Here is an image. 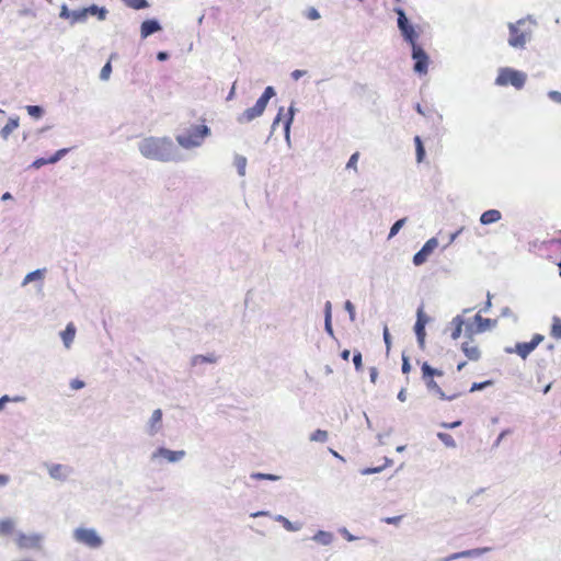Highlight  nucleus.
Returning <instances> with one entry per match:
<instances>
[{
  "mask_svg": "<svg viewBox=\"0 0 561 561\" xmlns=\"http://www.w3.org/2000/svg\"><path fill=\"white\" fill-rule=\"evenodd\" d=\"M414 144L416 148V160L417 162H422L425 157V149L420 136L414 137Z\"/></svg>",
  "mask_w": 561,
  "mask_h": 561,
  "instance_id": "nucleus-26",
  "label": "nucleus"
},
{
  "mask_svg": "<svg viewBox=\"0 0 561 561\" xmlns=\"http://www.w3.org/2000/svg\"><path fill=\"white\" fill-rule=\"evenodd\" d=\"M125 3L134 10L145 9L149 5L147 0H125Z\"/></svg>",
  "mask_w": 561,
  "mask_h": 561,
  "instance_id": "nucleus-31",
  "label": "nucleus"
},
{
  "mask_svg": "<svg viewBox=\"0 0 561 561\" xmlns=\"http://www.w3.org/2000/svg\"><path fill=\"white\" fill-rule=\"evenodd\" d=\"M402 519V516H393V517H387L383 519L385 523L387 524H393V525H397L400 523V520Z\"/></svg>",
  "mask_w": 561,
  "mask_h": 561,
  "instance_id": "nucleus-54",
  "label": "nucleus"
},
{
  "mask_svg": "<svg viewBox=\"0 0 561 561\" xmlns=\"http://www.w3.org/2000/svg\"><path fill=\"white\" fill-rule=\"evenodd\" d=\"M437 437L446 447H456V442L450 434L440 432L437 434Z\"/></svg>",
  "mask_w": 561,
  "mask_h": 561,
  "instance_id": "nucleus-28",
  "label": "nucleus"
},
{
  "mask_svg": "<svg viewBox=\"0 0 561 561\" xmlns=\"http://www.w3.org/2000/svg\"><path fill=\"white\" fill-rule=\"evenodd\" d=\"M275 95L273 87L265 88L263 94L259 98L255 105L247 108L238 118L240 123H249L261 116L266 108L268 101Z\"/></svg>",
  "mask_w": 561,
  "mask_h": 561,
  "instance_id": "nucleus-6",
  "label": "nucleus"
},
{
  "mask_svg": "<svg viewBox=\"0 0 561 561\" xmlns=\"http://www.w3.org/2000/svg\"><path fill=\"white\" fill-rule=\"evenodd\" d=\"M306 16L309 19V20H318L320 18V14L319 12L317 11V9L314 8H309L306 12Z\"/></svg>",
  "mask_w": 561,
  "mask_h": 561,
  "instance_id": "nucleus-45",
  "label": "nucleus"
},
{
  "mask_svg": "<svg viewBox=\"0 0 561 561\" xmlns=\"http://www.w3.org/2000/svg\"><path fill=\"white\" fill-rule=\"evenodd\" d=\"M343 534H344V538H345L346 540H348V541H353V540H355V537H354V536H352L347 530H344V531H343Z\"/></svg>",
  "mask_w": 561,
  "mask_h": 561,
  "instance_id": "nucleus-60",
  "label": "nucleus"
},
{
  "mask_svg": "<svg viewBox=\"0 0 561 561\" xmlns=\"http://www.w3.org/2000/svg\"><path fill=\"white\" fill-rule=\"evenodd\" d=\"M398 399H399L400 401H405V390H404V389H402V390L399 392V394H398Z\"/></svg>",
  "mask_w": 561,
  "mask_h": 561,
  "instance_id": "nucleus-63",
  "label": "nucleus"
},
{
  "mask_svg": "<svg viewBox=\"0 0 561 561\" xmlns=\"http://www.w3.org/2000/svg\"><path fill=\"white\" fill-rule=\"evenodd\" d=\"M421 373L422 380L424 381L427 390L437 396L440 400L451 401L461 394L458 390L444 391L435 381L436 377H442L444 375L443 370L432 367L427 362L422 364Z\"/></svg>",
  "mask_w": 561,
  "mask_h": 561,
  "instance_id": "nucleus-2",
  "label": "nucleus"
},
{
  "mask_svg": "<svg viewBox=\"0 0 561 561\" xmlns=\"http://www.w3.org/2000/svg\"><path fill=\"white\" fill-rule=\"evenodd\" d=\"M18 126H19V119L10 118L0 131L1 137L3 139H7L10 136V134L18 128Z\"/></svg>",
  "mask_w": 561,
  "mask_h": 561,
  "instance_id": "nucleus-23",
  "label": "nucleus"
},
{
  "mask_svg": "<svg viewBox=\"0 0 561 561\" xmlns=\"http://www.w3.org/2000/svg\"><path fill=\"white\" fill-rule=\"evenodd\" d=\"M508 44L514 48L522 49L531 37V23L525 19L508 24Z\"/></svg>",
  "mask_w": 561,
  "mask_h": 561,
  "instance_id": "nucleus-3",
  "label": "nucleus"
},
{
  "mask_svg": "<svg viewBox=\"0 0 561 561\" xmlns=\"http://www.w3.org/2000/svg\"><path fill=\"white\" fill-rule=\"evenodd\" d=\"M236 165L238 168L239 174L244 175L245 173V165H247V159L244 157H237L236 158Z\"/></svg>",
  "mask_w": 561,
  "mask_h": 561,
  "instance_id": "nucleus-36",
  "label": "nucleus"
},
{
  "mask_svg": "<svg viewBox=\"0 0 561 561\" xmlns=\"http://www.w3.org/2000/svg\"><path fill=\"white\" fill-rule=\"evenodd\" d=\"M358 158H359V153L358 152H355L351 156L347 164H346V168L347 169H354L356 170L357 169V161H358Z\"/></svg>",
  "mask_w": 561,
  "mask_h": 561,
  "instance_id": "nucleus-42",
  "label": "nucleus"
},
{
  "mask_svg": "<svg viewBox=\"0 0 561 561\" xmlns=\"http://www.w3.org/2000/svg\"><path fill=\"white\" fill-rule=\"evenodd\" d=\"M10 399L9 397L4 396L0 399V411L4 408L5 402H8Z\"/></svg>",
  "mask_w": 561,
  "mask_h": 561,
  "instance_id": "nucleus-61",
  "label": "nucleus"
},
{
  "mask_svg": "<svg viewBox=\"0 0 561 561\" xmlns=\"http://www.w3.org/2000/svg\"><path fill=\"white\" fill-rule=\"evenodd\" d=\"M162 421V411L160 409H157L153 411L149 426H150V434L157 433L158 428L160 427Z\"/></svg>",
  "mask_w": 561,
  "mask_h": 561,
  "instance_id": "nucleus-21",
  "label": "nucleus"
},
{
  "mask_svg": "<svg viewBox=\"0 0 561 561\" xmlns=\"http://www.w3.org/2000/svg\"><path fill=\"white\" fill-rule=\"evenodd\" d=\"M75 539L90 548H99L102 545L101 537L94 529L78 528L73 531Z\"/></svg>",
  "mask_w": 561,
  "mask_h": 561,
  "instance_id": "nucleus-8",
  "label": "nucleus"
},
{
  "mask_svg": "<svg viewBox=\"0 0 561 561\" xmlns=\"http://www.w3.org/2000/svg\"><path fill=\"white\" fill-rule=\"evenodd\" d=\"M327 439H328V432L323 431V430H317L310 436V440H312V442L324 443V442H327Z\"/></svg>",
  "mask_w": 561,
  "mask_h": 561,
  "instance_id": "nucleus-30",
  "label": "nucleus"
},
{
  "mask_svg": "<svg viewBox=\"0 0 561 561\" xmlns=\"http://www.w3.org/2000/svg\"><path fill=\"white\" fill-rule=\"evenodd\" d=\"M412 57L415 60L414 70L419 73H426L428 68V57L417 44L412 45Z\"/></svg>",
  "mask_w": 561,
  "mask_h": 561,
  "instance_id": "nucleus-11",
  "label": "nucleus"
},
{
  "mask_svg": "<svg viewBox=\"0 0 561 561\" xmlns=\"http://www.w3.org/2000/svg\"><path fill=\"white\" fill-rule=\"evenodd\" d=\"M42 537L39 535H25L19 534L15 541L21 549L38 548L41 545Z\"/></svg>",
  "mask_w": 561,
  "mask_h": 561,
  "instance_id": "nucleus-13",
  "label": "nucleus"
},
{
  "mask_svg": "<svg viewBox=\"0 0 561 561\" xmlns=\"http://www.w3.org/2000/svg\"><path fill=\"white\" fill-rule=\"evenodd\" d=\"M313 539L322 545H330L333 540V536L330 533L320 530L313 536Z\"/></svg>",
  "mask_w": 561,
  "mask_h": 561,
  "instance_id": "nucleus-25",
  "label": "nucleus"
},
{
  "mask_svg": "<svg viewBox=\"0 0 561 561\" xmlns=\"http://www.w3.org/2000/svg\"><path fill=\"white\" fill-rule=\"evenodd\" d=\"M345 309L348 311L351 319L353 320L355 317V307L351 301L345 302Z\"/></svg>",
  "mask_w": 561,
  "mask_h": 561,
  "instance_id": "nucleus-52",
  "label": "nucleus"
},
{
  "mask_svg": "<svg viewBox=\"0 0 561 561\" xmlns=\"http://www.w3.org/2000/svg\"><path fill=\"white\" fill-rule=\"evenodd\" d=\"M548 96L556 103H561V92L559 91H550Z\"/></svg>",
  "mask_w": 561,
  "mask_h": 561,
  "instance_id": "nucleus-49",
  "label": "nucleus"
},
{
  "mask_svg": "<svg viewBox=\"0 0 561 561\" xmlns=\"http://www.w3.org/2000/svg\"><path fill=\"white\" fill-rule=\"evenodd\" d=\"M9 482V477L5 474H0V485H4Z\"/></svg>",
  "mask_w": 561,
  "mask_h": 561,
  "instance_id": "nucleus-59",
  "label": "nucleus"
},
{
  "mask_svg": "<svg viewBox=\"0 0 561 561\" xmlns=\"http://www.w3.org/2000/svg\"><path fill=\"white\" fill-rule=\"evenodd\" d=\"M369 377H370V381L373 383H376L377 382V379H378V369L376 367H370L369 369Z\"/></svg>",
  "mask_w": 561,
  "mask_h": 561,
  "instance_id": "nucleus-51",
  "label": "nucleus"
},
{
  "mask_svg": "<svg viewBox=\"0 0 561 561\" xmlns=\"http://www.w3.org/2000/svg\"><path fill=\"white\" fill-rule=\"evenodd\" d=\"M350 355H351V352H350L348 350H344V351H342V353H341V357H342L344 360H348Z\"/></svg>",
  "mask_w": 561,
  "mask_h": 561,
  "instance_id": "nucleus-58",
  "label": "nucleus"
},
{
  "mask_svg": "<svg viewBox=\"0 0 561 561\" xmlns=\"http://www.w3.org/2000/svg\"><path fill=\"white\" fill-rule=\"evenodd\" d=\"M438 242L435 238H432L425 242L422 249L416 252L413 256V263L415 265H421L426 262L427 257L433 253V251L437 248Z\"/></svg>",
  "mask_w": 561,
  "mask_h": 561,
  "instance_id": "nucleus-12",
  "label": "nucleus"
},
{
  "mask_svg": "<svg viewBox=\"0 0 561 561\" xmlns=\"http://www.w3.org/2000/svg\"><path fill=\"white\" fill-rule=\"evenodd\" d=\"M291 121H293V115H290V116L285 121V129H286V131H288V130H289V125H290Z\"/></svg>",
  "mask_w": 561,
  "mask_h": 561,
  "instance_id": "nucleus-62",
  "label": "nucleus"
},
{
  "mask_svg": "<svg viewBox=\"0 0 561 561\" xmlns=\"http://www.w3.org/2000/svg\"><path fill=\"white\" fill-rule=\"evenodd\" d=\"M111 72H112V66H111V62L107 61L103 68L101 69V72H100V78L102 80H107L111 76Z\"/></svg>",
  "mask_w": 561,
  "mask_h": 561,
  "instance_id": "nucleus-38",
  "label": "nucleus"
},
{
  "mask_svg": "<svg viewBox=\"0 0 561 561\" xmlns=\"http://www.w3.org/2000/svg\"><path fill=\"white\" fill-rule=\"evenodd\" d=\"M461 425V421H455L451 423H442V427L444 428H455Z\"/></svg>",
  "mask_w": 561,
  "mask_h": 561,
  "instance_id": "nucleus-55",
  "label": "nucleus"
},
{
  "mask_svg": "<svg viewBox=\"0 0 561 561\" xmlns=\"http://www.w3.org/2000/svg\"><path fill=\"white\" fill-rule=\"evenodd\" d=\"M411 365L409 363V358L407 356L402 357V373L408 374L410 373Z\"/></svg>",
  "mask_w": 561,
  "mask_h": 561,
  "instance_id": "nucleus-50",
  "label": "nucleus"
},
{
  "mask_svg": "<svg viewBox=\"0 0 561 561\" xmlns=\"http://www.w3.org/2000/svg\"><path fill=\"white\" fill-rule=\"evenodd\" d=\"M173 145L168 138L148 137L139 144L141 154L151 160L168 161L172 157Z\"/></svg>",
  "mask_w": 561,
  "mask_h": 561,
  "instance_id": "nucleus-1",
  "label": "nucleus"
},
{
  "mask_svg": "<svg viewBox=\"0 0 561 561\" xmlns=\"http://www.w3.org/2000/svg\"><path fill=\"white\" fill-rule=\"evenodd\" d=\"M472 554H473V551H462V552L454 553L450 557L445 558L443 561H450V560L458 559V558L470 557Z\"/></svg>",
  "mask_w": 561,
  "mask_h": 561,
  "instance_id": "nucleus-43",
  "label": "nucleus"
},
{
  "mask_svg": "<svg viewBox=\"0 0 561 561\" xmlns=\"http://www.w3.org/2000/svg\"><path fill=\"white\" fill-rule=\"evenodd\" d=\"M19 14L22 16H25V15L35 16V12L32 9H23L19 12Z\"/></svg>",
  "mask_w": 561,
  "mask_h": 561,
  "instance_id": "nucleus-57",
  "label": "nucleus"
},
{
  "mask_svg": "<svg viewBox=\"0 0 561 561\" xmlns=\"http://www.w3.org/2000/svg\"><path fill=\"white\" fill-rule=\"evenodd\" d=\"M425 327L424 324L422 323H416L415 322V325H414V331H415V334H416V337H417V341L421 345L424 344V340H425Z\"/></svg>",
  "mask_w": 561,
  "mask_h": 561,
  "instance_id": "nucleus-29",
  "label": "nucleus"
},
{
  "mask_svg": "<svg viewBox=\"0 0 561 561\" xmlns=\"http://www.w3.org/2000/svg\"><path fill=\"white\" fill-rule=\"evenodd\" d=\"M353 363L357 371L363 370V357L360 352H355L353 356Z\"/></svg>",
  "mask_w": 561,
  "mask_h": 561,
  "instance_id": "nucleus-37",
  "label": "nucleus"
},
{
  "mask_svg": "<svg viewBox=\"0 0 561 561\" xmlns=\"http://www.w3.org/2000/svg\"><path fill=\"white\" fill-rule=\"evenodd\" d=\"M66 468L61 465H54L49 468V474L55 479H64Z\"/></svg>",
  "mask_w": 561,
  "mask_h": 561,
  "instance_id": "nucleus-27",
  "label": "nucleus"
},
{
  "mask_svg": "<svg viewBox=\"0 0 561 561\" xmlns=\"http://www.w3.org/2000/svg\"><path fill=\"white\" fill-rule=\"evenodd\" d=\"M252 478L257 479V480H262V479L276 480L277 479V477L274 474H265V473H254V474H252Z\"/></svg>",
  "mask_w": 561,
  "mask_h": 561,
  "instance_id": "nucleus-48",
  "label": "nucleus"
},
{
  "mask_svg": "<svg viewBox=\"0 0 561 561\" xmlns=\"http://www.w3.org/2000/svg\"><path fill=\"white\" fill-rule=\"evenodd\" d=\"M404 222H405V219L403 218V219H399V220H397V221L392 225V227H391V229H390V233H389V239H390V238H392V237H394V236L399 232V230L402 228V226L404 225Z\"/></svg>",
  "mask_w": 561,
  "mask_h": 561,
  "instance_id": "nucleus-35",
  "label": "nucleus"
},
{
  "mask_svg": "<svg viewBox=\"0 0 561 561\" xmlns=\"http://www.w3.org/2000/svg\"><path fill=\"white\" fill-rule=\"evenodd\" d=\"M398 14V27L401 31L404 39L412 45L416 44L417 33L414 27L409 23L405 13L402 9H396Z\"/></svg>",
  "mask_w": 561,
  "mask_h": 561,
  "instance_id": "nucleus-10",
  "label": "nucleus"
},
{
  "mask_svg": "<svg viewBox=\"0 0 561 561\" xmlns=\"http://www.w3.org/2000/svg\"><path fill=\"white\" fill-rule=\"evenodd\" d=\"M209 133V128L205 124L195 125L178 135L176 140L184 148H193L201 146Z\"/></svg>",
  "mask_w": 561,
  "mask_h": 561,
  "instance_id": "nucleus-4",
  "label": "nucleus"
},
{
  "mask_svg": "<svg viewBox=\"0 0 561 561\" xmlns=\"http://www.w3.org/2000/svg\"><path fill=\"white\" fill-rule=\"evenodd\" d=\"M160 28V24L154 20L144 21L140 27L141 37L146 38L149 35L158 32Z\"/></svg>",
  "mask_w": 561,
  "mask_h": 561,
  "instance_id": "nucleus-16",
  "label": "nucleus"
},
{
  "mask_svg": "<svg viewBox=\"0 0 561 561\" xmlns=\"http://www.w3.org/2000/svg\"><path fill=\"white\" fill-rule=\"evenodd\" d=\"M497 321L483 318L481 314L477 313L473 318L472 323H468L465 328V336L467 339H472L476 334L483 333L488 330H491L496 325Z\"/></svg>",
  "mask_w": 561,
  "mask_h": 561,
  "instance_id": "nucleus-7",
  "label": "nucleus"
},
{
  "mask_svg": "<svg viewBox=\"0 0 561 561\" xmlns=\"http://www.w3.org/2000/svg\"><path fill=\"white\" fill-rule=\"evenodd\" d=\"M87 12L91 14H99V19L103 20L106 15V10L104 8H98L96 5H91L87 10Z\"/></svg>",
  "mask_w": 561,
  "mask_h": 561,
  "instance_id": "nucleus-33",
  "label": "nucleus"
},
{
  "mask_svg": "<svg viewBox=\"0 0 561 561\" xmlns=\"http://www.w3.org/2000/svg\"><path fill=\"white\" fill-rule=\"evenodd\" d=\"M41 277H42V272L39 270L31 272L25 276V278L23 280V285H26L27 283L34 280L35 278H41Z\"/></svg>",
  "mask_w": 561,
  "mask_h": 561,
  "instance_id": "nucleus-40",
  "label": "nucleus"
},
{
  "mask_svg": "<svg viewBox=\"0 0 561 561\" xmlns=\"http://www.w3.org/2000/svg\"><path fill=\"white\" fill-rule=\"evenodd\" d=\"M543 339L545 336L541 334H534L529 342L516 343L514 348H506V352H515L523 359H526L528 355L543 341Z\"/></svg>",
  "mask_w": 561,
  "mask_h": 561,
  "instance_id": "nucleus-9",
  "label": "nucleus"
},
{
  "mask_svg": "<svg viewBox=\"0 0 561 561\" xmlns=\"http://www.w3.org/2000/svg\"><path fill=\"white\" fill-rule=\"evenodd\" d=\"M383 341H385L387 351H389L390 346H391V337H390V333H389V330L387 327H385V329H383Z\"/></svg>",
  "mask_w": 561,
  "mask_h": 561,
  "instance_id": "nucleus-47",
  "label": "nucleus"
},
{
  "mask_svg": "<svg viewBox=\"0 0 561 561\" xmlns=\"http://www.w3.org/2000/svg\"><path fill=\"white\" fill-rule=\"evenodd\" d=\"M11 198H12V195L9 192L4 193L2 195V197H1L2 201H8V199H11Z\"/></svg>",
  "mask_w": 561,
  "mask_h": 561,
  "instance_id": "nucleus-64",
  "label": "nucleus"
},
{
  "mask_svg": "<svg viewBox=\"0 0 561 561\" xmlns=\"http://www.w3.org/2000/svg\"><path fill=\"white\" fill-rule=\"evenodd\" d=\"M388 462H389V460H386V463H385V465H382V466L371 467V468H365V469H363L360 472H362V474H364V476L380 472V471H381V470L387 466V463H388Z\"/></svg>",
  "mask_w": 561,
  "mask_h": 561,
  "instance_id": "nucleus-39",
  "label": "nucleus"
},
{
  "mask_svg": "<svg viewBox=\"0 0 561 561\" xmlns=\"http://www.w3.org/2000/svg\"><path fill=\"white\" fill-rule=\"evenodd\" d=\"M67 152V149H60L58 150L54 156H51L49 159L45 160L43 158L37 159L33 162V167L41 168L44 164L47 163H55L57 162L65 153Z\"/></svg>",
  "mask_w": 561,
  "mask_h": 561,
  "instance_id": "nucleus-20",
  "label": "nucleus"
},
{
  "mask_svg": "<svg viewBox=\"0 0 561 561\" xmlns=\"http://www.w3.org/2000/svg\"><path fill=\"white\" fill-rule=\"evenodd\" d=\"M550 335L556 340H561V318L552 317Z\"/></svg>",
  "mask_w": 561,
  "mask_h": 561,
  "instance_id": "nucleus-24",
  "label": "nucleus"
},
{
  "mask_svg": "<svg viewBox=\"0 0 561 561\" xmlns=\"http://www.w3.org/2000/svg\"><path fill=\"white\" fill-rule=\"evenodd\" d=\"M14 528L15 525L11 518H4L0 520V535L10 536L13 534Z\"/></svg>",
  "mask_w": 561,
  "mask_h": 561,
  "instance_id": "nucleus-22",
  "label": "nucleus"
},
{
  "mask_svg": "<svg viewBox=\"0 0 561 561\" xmlns=\"http://www.w3.org/2000/svg\"><path fill=\"white\" fill-rule=\"evenodd\" d=\"M526 80L527 75L525 72L510 67H504L499 70L495 84L499 87L512 85L515 89L520 90L524 88Z\"/></svg>",
  "mask_w": 561,
  "mask_h": 561,
  "instance_id": "nucleus-5",
  "label": "nucleus"
},
{
  "mask_svg": "<svg viewBox=\"0 0 561 561\" xmlns=\"http://www.w3.org/2000/svg\"><path fill=\"white\" fill-rule=\"evenodd\" d=\"M501 218L502 215L497 209H489L481 215L480 222L482 225H490L497 222Z\"/></svg>",
  "mask_w": 561,
  "mask_h": 561,
  "instance_id": "nucleus-17",
  "label": "nucleus"
},
{
  "mask_svg": "<svg viewBox=\"0 0 561 561\" xmlns=\"http://www.w3.org/2000/svg\"><path fill=\"white\" fill-rule=\"evenodd\" d=\"M331 307H330V302L327 304V312H325V330L328 331L329 334H333V329H332V324H331Z\"/></svg>",
  "mask_w": 561,
  "mask_h": 561,
  "instance_id": "nucleus-34",
  "label": "nucleus"
},
{
  "mask_svg": "<svg viewBox=\"0 0 561 561\" xmlns=\"http://www.w3.org/2000/svg\"><path fill=\"white\" fill-rule=\"evenodd\" d=\"M61 339L67 348L70 347L71 343L73 342V339L76 336V327L73 323H68L66 329L61 332Z\"/></svg>",
  "mask_w": 561,
  "mask_h": 561,
  "instance_id": "nucleus-18",
  "label": "nucleus"
},
{
  "mask_svg": "<svg viewBox=\"0 0 561 561\" xmlns=\"http://www.w3.org/2000/svg\"><path fill=\"white\" fill-rule=\"evenodd\" d=\"M305 73H306V71H304V70H298V69H297V70H294V71L291 72V78H293L294 80H298V79H299L300 77H302Z\"/></svg>",
  "mask_w": 561,
  "mask_h": 561,
  "instance_id": "nucleus-56",
  "label": "nucleus"
},
{
  "mask_svg": "<svg viewBox=\"0 0 561 561\" xmlns=\"http://www.w3.org/2000/svg\"><path fill=\"white\" fill-rule=\"evenodd\" d=\"M197 362H201V363H215L216 362V358L213 357V356H203V355H198L194 358V363H197Z\"/></svg>",
  "mask_w": 561,
  "mask_h": 561,
  "instance_id": "nucleus-46",
  "label": "nucleus"
},
{
  "mask_svg": "<svg viewBox=\"0 0 561 561\" xmlns=\"http://www.w3.org/2000/svg\"><path fill=\"white\" fill-rule=\"evenodd\" d=\"M461 351L469 360L478 362L481 358V351L474 343L473 337L462 343Z\"/></svg>",
  "mask_w": 561,
  "mask_h": 561,
  "instance_id": "nucleus-14",
  "label": "nucleus"
},
{
  "mask_svg": "<svg viewBox=\"0 0 561 561\" xmlns=\"http://www.w3.org/2000/svg\"><path fill=\"white\" fill-rule=\"evenodd\" d=\"M451 324L453 331L450 333V337L453 340H458L462 333L465 321L461 317L457 316L456 318L453 319Z\"/></svg>",
  "mask_w": 561,
  "mask_h": 561,
  "instance_id": "nucleus-19",
  "label": "nucleus"
},
{
  "mask_svg": "<svg viewBox=\"0 0 561 561\" xmlns=\"http://www.w3.org/2000/svg\"><path fill=\"white\" fill-rule=\"evenodd\" d=\"M71 389L79 390L84 387V382L78 379H75L70 383Z\"/></svg>",
  "mask_w": 561,
  "mask_h": 561,
  "instance_id": "nucleus-53",
  "label": "nucleus"
},
{
  "mask_svg": "<svg viewBox=\"0 0 561 561\" xmlns=\"http://www.w3.org/2000/svg\"><path fill=\"white\" fill-rule=\"evenodd\" d=\"M490 385H492L491 380H486V381H483V382H474V383H472V386L470 388V392L482 390V389H484L485 387H488Z\"/></svg>",
  "mask_w": 561,
  "mask_h": 561,
  "instance_id": "nucleus-41",
  "label": "nucleus"
},
{
  "mask_svg": "<svg viewBox=\"0 0 561 561\" xmlns=\"http://www.w3.org/2000/svg\"><path fill=\"white\" fill-rule=\"evenodd\" d=\"M430 321V317L424 312V307L420 306L416 311V323L426 325Z\"/></svg>",
  "mask_w": 561,
  "mask_h": 561,
  "instance_id": "nucleus-32",
  "label": "nucleus"
},
{
  "mask_svg": "<svg viewBox=\"0 0 561 561\" xmlns=\"http://www.w3.org/2000/svg\"><path fill=\"white\" fill-rule=\"evenodd\" d=\"M27 113L31 116L39 117L41 114H42V108L39 106H36V105H30V106H27Z\"/></svg>",
  "mask_w": 561,
  "mask_h": 561,
  "instance_id": "nucleus-44",
  "label": "nucleus"
},
{
  "mask_svg": "<svg viewBox=\"0 0 561 561\" xmlns=\"http://www.w3.org/2000/svg\"><path fill=\"white\" fill-rule=\"evenodd\" d=\"M185 453L183 450L173 451L161 447L153 454V457H162L167 459L169 462H175L182 459Z\"/></svg>",
  "mask_w": 561,
  "mask_h": 561,
  "instance_id": "nucleus-15",
  "label": "nucleus"
}]
</instances>
